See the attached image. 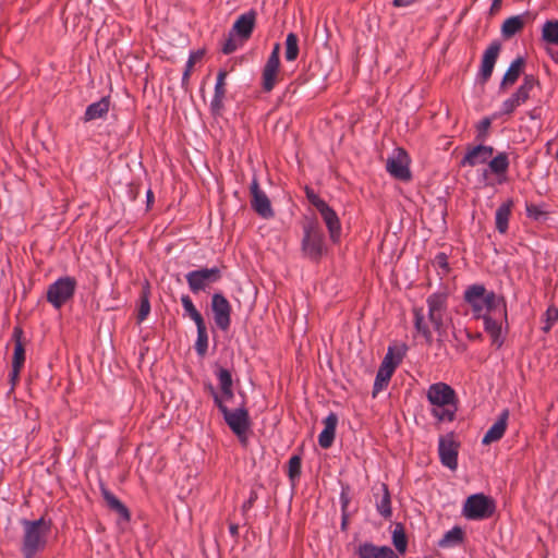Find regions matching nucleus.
Wrapping results in <instances>:
<instances>
[{
  "label": "nucleus",
  "instance_id": "obj_19",
  "mask_svg": "<svg viewBox=\"0 0 558 558\" xmlns=\"http://www.w3.org/2000/svg\"><path fill=\"white\" fill-rule=\"evenodd\" d=\"M501 45L499 41H493L484 51L481 65V76L484 82L488 81L492 76L495 63L498 59Z\"/></svg>",
  "mask_w": 558,
  "mask_h": 558
},
{
  "label": "nucleus",
  "instance_id": "obj_47",
  "mask_svg": "<svg viewBox=\"0 0 558 558\" xmlns=\"http://www.w3.org/2000/svg\"><path fill=\"white\" fill-rule=\"evenodd\" d=\"M205 387H206L207 391L210 393V396L213 397L216 407L219 408L220 405H222L223 404L222 397H220V395L216 391L214 386L211 384H207Z\"/></svg>",
  "mask_w": 558,
  "mask_h": 558
},
{
  "label": "nucleus",
  "instance_id": "obj_14",
  "mask_svg": "<svg viewBox=\"0 0 558 558\" xmlns=\"http://www.w3.org/2000/svg\"><path fill=\"white\" fill-rule=\"evenodd\" d=\"M438 453L441 463L448 469L454 471L458 466V444L452 435L439 438Z\"/></svg>",
  "mask_w": 558,
  "mask_h": 558
},
{
  "label": "nucleus",
  "instance_id": "obj_56",
  "mask_svg": "<svg viewBox=\"0 0 558 558\" xmlns=\"http://www.w3.org/2000/svg\"><path fill=\"white\" fill-rule=\"evenodd\" d=\"M490 125V120L485 119L481 122V131H486Z\"/></svg>",
  "mask_w": 558,
  "mask_h": 558
},
{
  "label": "nucleus",
  "instance_id": "obj_31",
  "mask_svg": "<svg viewBox=\"0 0 558 558\" xmlns=\"http://www.w3.org/2000/svg\"><path fill=\"white\" fill-rule=\"evenodd\" d=\"M299 56V37L294 33H289L286 38L284 58L288 62L296 60Z\"/></svg>",
  "mask_w": 558,
  "mask_h": 558
},
{
  "label": "nucleus",
  "instance_id": "obj_49",
  "mask_svg": "<svg viewBox=\"0 0 558 558\" xmlns=\"http://www.w3.org/2000/svg\"><path fill=\"white\" fill-rule=\"evenodd\" d=\"M508 279L510 281L511 284L514 283V280H518L520 281L521 279V272H520V269L517 268V269H510V272H509V276H508Z\"/></svg>",
  "mask_w": 558,
  "mask_h": 558
},
{
  "label": "nucleus",
  "instance_id": "obj_9",
  "mask_svg": "<svg viewBox=\"0 0 558 558\" xmlns=\"http://www.w3.org/2000/svg\"><path fill=\"white\" fill-rule=\"evenodd\" d=\"M251 206L255 213L264 219H270L275 216L271 203L266 193L259 187L256 178L253 179L251 186Z\"/></svg>",
  "mask_w": 558,
  "mask_h": 558
},
{
  "label": "nucleus",
  "instance_id": "obj_15",
  "mask_svg": "<svg viewBox=\"0 0 558 558\" xmlns=\"http://www.w3.org/2000/svg\"><path fill=\"white\" fill-rule=\"evenodd\" d=\"M398 362L393 361L392 356V349L389 348L386 356L384 357L379 369L377 372L375 383H374V389L373 395L376 396L379 391H381L384 388L387 387Z\"/></svg>",
  "mask_w": 558,
  "mask_h": 558
},
{
  "label": "nucleus",
  "instance_id": "obj_40",
  "mask_svg": "<svg viewBox=\"0 0 558 558\" xmlns=\"http://www.w3.org/2000/svg\"><path fill=\"white\" fill-rule=\"evenodd\" d=\"M545 40L551 44L558 43V22H547L543 27Z\"/></svg>",
  "mask_w": 558,
  "mask_h": 558
},
{
  "label": "nucleus",
  "instance_id": "obj_23",
  "mask_svg": "<svg viewBox=\"0 0 558 558\" xmlns=\"http://www.w3.org/2000/svg\"><path fill=\"white\" fill-rule=\"evenodd\" d=\"M508 412L504 411L499 418L488 428L482 439L483 445H490L498 441L505 434Z\"/></svg>",
  "mask_w": 558,
  "mask_h": 558
},
{
  "label": "nucleus",
  "instance_id": "obj_46",
  "mask_svg": "<svg viewBox=\"0 0 558 558\" xmlns=\"http://www.w3.org/2000/svg\"><path fill=\"white\" fill-rule=\"evenodd\" d=\"M526 214L529 217L537 220L543 221L546 219L547 213L543 209H541L538 206H526L525 207Z\"/></svg>",
  "mask_w": 558,
  "mask_h": 558
},
{
  "label": "nucleus",
  "instance_id": "obj_8",
  "mask_svg": "<svg viewBox=\"0 0 558 558\" xmlns=\"http://www.w3.org/2000/svg\"><path fill=\"white\" fill-rule=\"evenodd\" d=\"M221 271L217 267L201 268L185 275L186 282L193 293L205 291L210 284L219 281Z\"/></svg>",
  "mask_w": 558,
  "mask_h": 558
},
{
  "label": "nucleus",
  "instance_id": "obj_57",
  "mask_svg": "<svg viewBox=\"0 0 558 558\" xmlns=\"http://www.w3.org/2000/svg\"><path fill=\"white\" fill-rule=\"evenodd\" d=\"M255 499H256V495L253 493L251 495L248 501L244 504V506H243L244 509H248L252 506V504L254 502Z\"/></svg>",
  "mask_w": 558,
  "mask_h": 558
},
{
  "label": "nucleus",
  "instance_id": "obj_10",
  "mask_svg": "<svg viewBox=\"0 0 558 558\" xmlns=\"http://www.w3.org/2000/svg\"><path fill=\"white\" fill-rule=\"evenodd\" d=\"M279 54L280 45L276 44L263 69L262 85L265 92L272 90L277 83L280 65Z\"/></svg>",
  "mask_w": 558,
  "mask_h": 558
},
{
  "label": "nucleus",
  "instance_id": "obj_55",
  "mask_svg": "<svg viewBox=\"0 0 558 558\" xmlns=\"http://www.w3.org/2000/svg\"><path fill=\"white\" fill-rule=\"evenodd\" d=\"M500 5H501V0H494L490 11L495 12V11L499 10Z\"/></svg>",
  "mask_w": 558,
  "mask_h": 558
},
{
  "label": "nucleus",
  "instance_id": "obj_13",
  "mask_svg": "<svg viewBox=\"0 0 558 558\" xmlns=\"http://www.w3.org/2000/svg\"><path fill=\"white\" fill-rule=\"evenodd\" d=\"M463 513L471 520H480L489 517L492 509L488 498L483 495L469 497L464 504Z\"/></svg>",
  "mask_w": 558,
  "mask_h": 558
},
{
  "label": "nucleus",
  "instance_id": "obj_17",
  "mask_svg": "<svg viewBox=\"0 0 558 558\" xmlns=\"http://www.w3.org/2000/svg\"><path fill=\"white\" fill-rule=\"evenodd\" d=\"M355 554L359 558H399L398 554L389 546H378L371 542L361 543Z\"/></svg>",
  "mask_w": 558,
  "mask_h": 558
},
{
  "label": "nucleus",
  "instance_id": "obj_54",
  "mask_svg": "<svg viewBox=\"0 0 558 558\" xmlns=\"http://www.w3.org/2000/svg\"><path fill=\"white\" fill-rule=\"evenodd\" d=\"M230 534L235 537L239 534V526L236 524H230L229 526Z\"/></svg>",
  "mask_w": 558,
  "mask_h": 558
},
{
  "label": "nucleus",
  "instance_id": "obj_28",
  "mask_svg": "<svg viewBox=\"0 0 558 558\" xmlns=\"http://www.w3.org/2000/svg\"><path fill=\"white\" fill-rule=\"evenodd\" d=\"M463 530L460 526H454L444 534L438 541V546L445 549L457 547L463 542Z\"/></svg>",
  "mask_w": 558,
  "mask_h": 558
},
{
  "label": "nucleus",
  "instance_id": "obj_24",
  "mask_svg": "<svg viewBox=\"0 0 558 558\" xmlns=\"http://www.w3.org/2000/svg\"><path fill=\"white\" fill-rule=\"evenodd\" d=\"M110 109V100L108 97H102L99 101L90 104L85 111L84 121L89 122L97 119H102L107 116Z\"/></svg>",
  "mask_w": 558,
  "mask_h": 558
},
{
  "label": "nucleus",
  "instance_id": "obj_36",
  "mask_svg": "<svg viewBox=\"0 0 558 558\" xmlns=\"http://www.w3.org/2000/svg\"><path fill=\"white\" fill-rule=\"evenodd\" d=\"M105 499L112 510L117 511L124 519H129V511L126 507L114 495L106 492Z\"/></svg>",
  "mask_w": 558,
  "mask_h": 558
},
{
  "label": "nucleus",
  "instance_id": "obj_50",
  "mask_svg": "<svg viewBox=\"0 0 558 558\" xmlns=\"http://www.w3.org/2000/svg\"><path fill=\"white\" fill-rule=\"evenodd\" d=\"M219 395H220V397H222L223 403L226 401H230L233 398V396H234L232 388L222 389L221 393H219Z\"/></svg>",
  "mask_w": 558,
  "mask_h": 558
},
{
  "label": "nucleus",
  "instance_id": "obj_29",
  "mask_svg": "<svg viewBox=\"0 0 558 558\" xmlns=\"http://www.w3.org/2000/svg\"><path fill=\"white\" fill-rule=\"evenodd\" d=\"M414 313V326L416 331L422 335L427 343H432L433 333L429 329L427 323L425 322L424 310L422 307H415L413 310Z\"/></svg>",
  "mask_w": 558,
  "mask_h": 558
},
{
  "label": "nucleus",
  "instance_id": "obj_44",
  "mask_svg": "<svg viewBox=\"0 0 558 558\" xmlns=\"http://www.w3.org/2000/svg\"><path fill=\"white\" fill-rule=\"evenodd\" d=\"M149 312H150V303H149L148 296L146 294H143L141 305L138 308V314H137L138 322L141 323L144 319H146Z\"/></svg>",
  "mask_w": 558,
  "mask_h": 558
},
{
  "label": "nucleus",
  "instance_id": "obj_1",
  "mask_svg": "<svg viewBox=\"0 0 558 558\" xmlns=\"http://www.w3.org/2000/svg\"><path fill=\"white\" fill-rule=\"evenodd\" d=\"M430 414L439 422H452L457 411L456 391L445 383H435L426 391Z\"/></svg>",
  "mask_w": 558,
  "mask_h": 558
},
{
  "label": "nucleus",
  "instance_id": "obj_4",
  "mask_svg": "<svg viewBox=\"0 0 558 558\" xmlns=\"http://www.w3.org/2000/svg\"><path fill=\"white\" fill-rule=\"evenodd\" d=\"M302 253L313 262H318L326 253L324 232L317 221H308L303 227Z\"/></svg>",
  "mask_w": 558,
  "mask_h": 558
},
{
  "label": "nucleus",
  "instance_id": "obj_51",
  "mask_svg": "<svg viewBox=\"0 0 558 558\" xmlns=\"http://www.w3.org/2000/svg\"><path fill=\"white\" fill-rule=\"evenodd\" d=\"M195 56H191L187 63H186V70L183 74V81L187 80V77L190 76V71L195 62Z\"/></svg>",
  "mask_w": 558,
  "mask_h": 558
},
{
  "label": "nucleus",
  "instance_id": "obj_34",
  "mask_svg": "<svg viewBox=\"0 0 558 558\" xmlns=\"http://www.w3.org/2000/svg\"><path fill=\"white\" fill-rule=\"evenodd\" d=\"M381 489H383V496L380 497L379 500H377L376 507H377L378 512L383 517L389 518L391 515L390 496H389L388 488L386 485H383Z\"/></svg>",
  "mask_w": 558,
  "mask_h": 558
},
{
  "label": "nucleus",
  "instance_id": "obj_7",
  "mask_svg": "<svg viewBox=\"0 0 558 558\" xmlns=\"http://www.w3.org/2000/svg\"><path fill=\"white\" fill-rule=\"evenodd\" d=\"M428 320L434 330L441 336L445 331V318L447 316V295L445 293H433L427 300Z\"/></svg>",
  "mask_w": 558,
  "mask_h": 558
},
{
  "label": "nucleus",
  "instance_id": "obj_25",
  "mask_svg": "<svg viewBox=\"0 0 558 558\" xmlns=\"http://www.w3.org/2000/svg\"><path fill=\"white\" fill-rule=\"evenodd\" d=\"M21 330L15 329L14 330V339H15V345H14V353H13V361H12V374L13 377H17L20 374L21 368L24 365L25 362V349L21 341Z\"/></svg>",
  "mask_w": 558,
  "mask_h": 558
},
{
  "label": "nucleus",
  "instance_id": "obj_26",
  "mask_svg": "<svg viewBox=\"0 0 558 558\" xmlns=\"http://www.w3.org/2000/svg\"><path fill=\"white\" fill-rule=\"evenodd\" d=\"M523 68V57H518L509 66L505 73L499 89L507 90L511 87L519 78L521 70Z\"/></svg>",
  "mask_w": 558,
  "mask_h": 558
},
{
  "label": "nucleus",
  "instance_id": "obj_5",
  "mask_svg": "<svg viewBox=\"0 0 558 558\" xmlns=\"http://www.w3.org/2000/svg\"><path fill=\"white\" fill-rule=\"evenodd\" d=\"M219 411L222 413L223 418L230 429L243 442L246 439V434L251 426L250 415L247 409L242 403L239 408L230 410L226 404L220 405Z\"/></svg>",
  "mask_w": 558,
  "mask_h": 558
},
{
  "label": "nucleus",
  "instance_id": "obj_20",
  "mask_svg": "<svg viewBox=\"0 0 558 558\" xmlns=\"http://www.w3.org/2000/svg\"><path fill=\"white\" fill-rule=\"evenodd\" d=\"M255 12L253 11L240 15L234 22L231 33L244 41L248 39L255 25Z\"/></svg>",
  "mask_w": 558,
  "mask_h": 558
},
{
  "label": "nucleus",
  "instance_id": "obj_21",
  "mask_svg": "<svg viewBox=\"0 0 558 558\" xmlns=\"http://www.w3.org/2000/svg\"><path fill=\"white\" fill-rule=\"evenodd\" d=\"M324 429L320 432L318 436V444L322 448L328 449L331 447L335 435H336V427L338 424V416L331 412L329 415L324 420Z\"/></svg>",
  "mask_w": 558,
  "mask_h": 558
},
{
  "label": "nucleus",
  "instance_id": "obj_16",
  "mask_svg": "<svg viewBox=\"0 0 558 558\" xmlns=\"http://www.w3.org/2000/svg\"><path fill=\"white\" fill-rule=\"evenodd\" d=\"M387 171L396 179L407 181L411 178L408 156L403 150L389 157L386 162Z\"/></svg>",
  "mask_w": 558,
  "mask_h": 558
},
{
  "label": "nucleus",
  "instance_id": "obj_22",
  "mask_svg": "<svg viewBox=\"0 0 558 558\" xmlns=\"http://www.w3.org/2000/svg\"><path fill=\"white\" fill-rule=\"evenodd\" d=\"M227 71L220 70L217 75V82L215 85V94L210 104L211 111L214 113H219L222 109L223 98L226 96V78Z\"/></svg>",
  "mask_w": 558,
  "mask_h": 558
},
{
  "label": "nucleus",
  "instance_id": "obj_45",
  "mask_svg": "<svg viewBox=\"0 0 558 558\" xmlns=\"http://www.w3.org/2000/svg\"><path fill=\"white\" fill-rule=\"evenodd\" d=\"M545 315H546V324L543 327V330L547 332L548 330H550L553 325L558 320V308L557 307H549L546 311Z\"/></svg>",
  "mask_w": 558,
  "mask_h": 558
},
{
  "label": "nucleus",
  "instance_id": "obj_48",
  "mask_svg": "<svg viewBox=\"0 0 558 558\" xmlns=\"http://www.w3.org/2000/svg\"><path fill=\"white\" fill-rule=\"evenodd\" d=\"M435 262L440 268L448 270V258H447L446 254H444V253L438 254L435 258Z\"/></svg>",
  "mask_w": 558,
  "mask_h": 558
},
{
  "label": "nucleus",
  "instance_id": "obj_43",
  "mask_svg": "<svg viewBox=\"0 0 558 558\" xmlns=\"http://www.w3.org/2000/svg\"><path fill=\"white\" fill-rule=\"evenodd\" d=\"M217 378L219 380L220 390L232 388V376L231 373L227 368H219L216 373Z\"/></svg>",
  "mask_w": 558,
  "mask_h": 558
},
{
  "label": "nucleus",
  "instance_id": "obj_35",
  "mask_svg": "<svg viewBox=\"0 0 558 558\" xmlns=\"http://www.w3.org/2000/svg\"><path fill=\"white\" fill-rule=\"evenodd\" d=\"M521 94H523V85H521L510 98L504 101L501 113H511L520 105Z\"/></svg>",
  "mask_w": 558,
  "mask_h": 558
},
{
  "label": "nucleus",
  "instance_id": "obj_52",
  "mask_svg": "<svg viewBox=\"0 0 558 558\" xmlns=\"http://www.w3.org/2000/svg\"><path fill=\"white\" fill-rule=\"evenodd\" d=\"M416 0H393V5L398 8H404L412 5Z\"/></svg>",
  "mask_w": 558,
  "mask_h": 558
},
{
  "label": "nucleus",
  "instance_id": "obj_58",
  "mask_svg": "<svg viewBox=\"0 0 558 558\" xmlns=\"http://www.w3.org/2000/svg\"><path fill=\"white\" fill-rule=\"evenodd\" d=\"M541 116V109L539 110H534L530 113V117L532 120H535L537 119L538 117Z\"/></svg>",
  "mask_w": 558,
  "mask_h": 558
},
{
  "label": "nucleus",
  "instance_id": "obj_6",
  "mask_svg": "<svg viewBox=\"0 0 558 558\" xmlns=\"http://www.w3.org/2000/svg\"><path fill=\"white\" fill-rule=\"evenodd\" d=\"M77 282L75 278L65 276L51 283L47 290V301L57 310L69 302L76 290Z\"/></svg>",
  "mask_w": 558,
  "mask_h": 558
},
{
  "label": "nucleus",
  "instance_id": "obj_18",
  "mask_svg": "<svg viewBox=\"0 0 558 558\" xmlns=\"http://www.w3.org/2000/svg\"><path fill=\"white\" fill-rule=\"evenodd\" d=\"M494 154L492 146L477 145L468 149L460 165L465 167H475L486 162Z\"/></svg>",
  "mask_w": 558,
  "mask_h": 558
},
{
  "label": "nucleus",
  "instance_id": "obj_59",
  "mask_svg": "<svg viewBox=\"0 0 558 558\" xmlns=\"http://www.w3.org/2000/svg\"><path fill=\"white\" fill-rule=\"evenodd\" d=\"M532 83H533V80L532 78L530 80L527 76H525V83H524L525 90L532 86Z\"/></svg>",
  "mask_w": 558,
  "mask_h": 558
},
{
  "label": "nucleus",
  "instance_id": "obj_3",
  "mask_svg": "<svg viewBox=\"0 0 558 558\" xmlns=\"http://www.w3.org/2000/svg\"><path fill=\"white\" fill-rule=\"evenodd\" d=\"M22 526L24 532L22 553L25 558H34L37 553L46 547L50 523L40 518L34 521L23 520Z\"/></svg>",
  "mask_w": 558,
  "mask_h": 558
},
{
  "label": "nucleus",
  "instance_id": "obj_38",
  "mask_svg": "<svg viewBox=\"0 0 558 558\" xmlns=\"http://www.w3.org/2000/svg\"><path fill=\"white\" fill-rule=\"evenodd\" d=\"M392 544L400 554H404L407 550V537L402 527H396L392 533Z\"/></svg>",
  "mask_w": 558,
  "mask_h": 558
},
{
  "label": "nucleus",
  "instance_id": "obj_11",
  "mask_svg": "<svg viewBox=\"0 0 558 558\" xmlns=\"http://www.w3.org/2000/svg\"><path fill=\"white\" fill-rule=\"evenodd\" d=\"M315 208L319 211L328 229L330 240L338 242L341 234V223L336 211L323 199H315Z\"/></svg>",
  "mask_w": 558,
  "mask_h": 558
},
{
  "label": "nucleus",
  "instance_id": "obj_27",
  "mask_svg": "<svg viewBox=\"0 0 558 558\" xmlns=\"http://www.w3.org/2000/svg\"><path fill=\"white\" fill-rule=\"evenodd\" d=\"M505 314V307H502L500 308V312L498 311L497 313H492L481 317L484 319L485 330L490 333L494 341H497L500 335V324Z\"/></svg>",
  "mask_w": 558,
  "mask_h": 558
},
{
  "label": "nucleus",
  "instance_id": "obj_32",
  "mask_svg": "<svg viewBox=\"0 0 558 558\" xmlns=\"http://www.w3.org/2000/svg\"><path fill=\"white\" fill-rule=\"evenodd\" d=\"M181 303L185 311V314L195 323V325H201L205 323L203 316L196 310L195 305L193 304L189 295H182Z\"/></svg>",
  "mask_w": 558,
  "mask_h": 558
},
{
  "label": "nucleus",
  "instance_id": "obj_30",
  "mask_svg": "<svg viewBox=\"0 0 558 558\" xmlns=\"http://www.w3.org/2000/svg\"><path fill=\"white\" fill-rule=\"evenodd\" d=\"M523 28V16L517 15L506 20L501 27V34L505 38L512 37L517 32Z\"/></svg>",
  "mask_w": 558,
  "mask_h": 558
},
{
  "label": "nucleus",
  "instance_id": "obj_42",
  "mask_svg": "<svg viewBox=\"0 0 558 558\" xmlns=\"http://www.w3.org/2000/svg\"><path fill=\"white\" fill-rule=\"evenodd\" d=\"M235 36L236 35L233 33H229V37L225 40L222 46L223 53L230 54L234 52L244 43V40H242L240 37L236 38Z\"/></svg>",
  "mask_w": 558,
  "mask_h": 558
},
{
  "label": "nucleus",
  "instance_id": "obj_41",
  "mask_svg": "<svg viewBox=\"0 0 558 558\" xmlns=\"http://www.w3.org/2000/svg\"><path fill=\"white\" fill-rule=\"evenodd\" d=\"M301 458L299 456H292L288 462V476L294 482L301 474Z\"/></svg>",
  "mask_w": 558,
  "mask_h": 558
},
{
  "label": "nucleus",
  "instance_id": "obj_53",
  "mask_svg": "<svg viewBox=\"0 0 558 558\" xmlns=\"http://www.w3.org/2000/svg\"><path fill=\"white\" fill-rule=\"evenodd\" d=\"M306 195L313 206H315V199H320L313 191L307 190Z\"/></svg>",
  "mask_w": 558,
  "mask_h": 558
},
{
  "label": "nucleus",
  "instance_id": "obj_12",
  "mask_svg": "<svg viewBox=\"0 0 558 558\" xmlns=\"http://www.w3.org/2000/svg\"><path fill=\"white\" fill-rule=\"evenodd\" d=\"M211 310L216 325L223 331L228 330L231 324V305L220 293L211 298Z\"/></svg>",
  "mask_w": 558,
  "mask_h": 558
},
{
  "label": "nucleus",
  "instance_id": "obj_37",
  "mask_svg": "<svg viewBox=\"0 0 558 558\" xmlns=\"http://www.w3.org/2000/svg\"><path fill=\"white\" fill-rule=\"evenodd\" d=\"M492 172L496 174L504 173L508 168V158L505 154H499L493 158L488 165Z\"/></svg>",
  "mask_w": 558,
  "mask_h": 558
},
{
  "label": "nucleus",
  "instance_id": "obj_33",
  "mask_svg": "<svg viewBox=\"0 0 558 558\" xmlns=\"http://www.w3.org/2000/svg\"><path fill=\"white\" fill-rule=\"evenodd\" d=\"M197 339L195 342V350L198 355L203 356L206 354L208 349V335L205 323L196 325Z\"/></svg>",
  "mask_w": 558,
  "mask_h": 558
},
{
  "label": "nucleus",
  "instance_id": "obj_2",
  "mask_svg": "<svg viewBox=\"0 0 558 558\" xmlns=\"http://www.w3.org/2000/svg\"><path fill=\"white\" fill-rule=\"evenodd\" d=\"M464 300L470 305L475 318L500 312V308L505 307L502 299L482 284L468 287L464 292Z\"/></svg>",
  "mask_w": 558,
  "mask_h": 558
},
{
  "label": "nucleus",
  "instance_id": "obj_39",
  "mask_svg": "<svg viewBox=\"0 0 558 558\" xmlns=\"http://www.w3.org/2000/svg\"><path fill=\"white\" fill-rule=\"evenodd\" d=\"M509 208L507 206H500L496 211V227L500 232H505L508 227Z\"/></svg>",
  "mask_w": 558,
  "mask_h": 558
}]
</instances>
